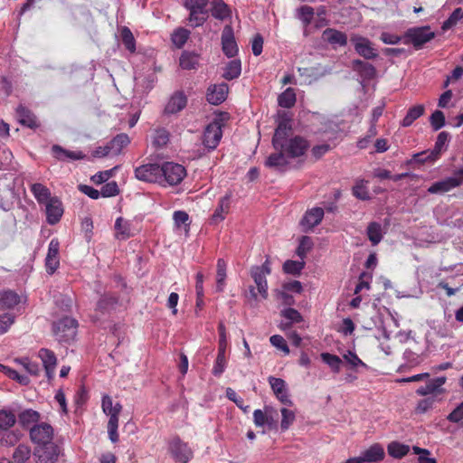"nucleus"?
Listing matches in <instances>:
<instances>
[{
  "instance_id": "nucleus-8",
  "label": "nucleus",
  "mask_w": 463,
  "mask_h": 463,
  "mask_svg": "<svg viewBox=\"0 0 463 463\" xmlns=\"http://www.w3.org/2000/svg\"><path fill=\"white\" fill-rule=\"evenodd\" d=\"M308 147L309 142L306 138L295 136L279 146V150L284 151L289 158H297L304 156Z\"/></svg>"
},
{
  "instance_id": "nucleus-34",
  "label": "nucleus",
  "mask_w": 463,
  "mask_h": 463,
  "mask_svg": "<svg viewBox=\"0 0 463 463\" xmlns=\"http://www.w3.org/2000/svg\"><path fill=\"white\" fill-rule=\"evenodd\" d=\"M353 69L357 71L364 80H372L376 75L374 66L361 60L353 61Z\"/></svg>"
},
{
  "instance_id": "nucleus-20",
  "label": "nucleus",
  "mask_w": 463,
  "mask_h": 463,
  "mask_svg": "<svg viewBox=\"0 0 463 463\" xmlns=\"http://www.w3.org/2000/svg\"><path fill=\"white\" fill-rule=\"evenodd\" d=\"M446 381L447 378L445 376L429 380L424 386H420L416 390V393L420 396H427L430 394H443L446 392V390L443 388Z\"/></svg>"
},
{
  "instance_id": "nucleus-32",
  "label": "nucleus",
  "mask_w": 463,
  "mask_h": 463,
  "mask_svg": "<svg viewBox=\"0 0 463 463\" xmlns=\"http://www.w3.org/2000/svg\"><path fill=\"white\" fill-rule=\"evenodd\" d=\"M250 276L256 284L258 292L263 299H266L269 296L267 275H264V273L258 269H251Z\"/></svg>"
},
{
  "instance_id": "nucleus-53",
  "label": "nucleus",
  "mask_w": 463,
  "mask_h": 463,
  "mask_svg": "<svg viewBox=\"0 0 463 463\" xmlns=\"http://www.w3.org/2000/svg\"><path fill=\"white\" fill-rule=\"evenodd\" d=\"M116 304L117 298L115 297L104 295L97 303V310L100 311L101 313L109 312L115 307Z\"/></svg>"
},
{
  "instance_id": "nucleus-24",
  "label": "nucleus",
  "mask_w": 463,
  "mask_h": 463,
  "mask_svg": "<svg viewBox=\"0 0 463 463\" xmlns=\"http://www.w3.org/2000/svg\"><path fill=\"white\" fill-rule=\"evenodd\" d=\"M19 123L30 128H36L39 125L35 115L24 105H19L15 110Z\"/></svg>"
},
{
  "instance_id": "nucleus-60",
  "label": "nucleus",
  "mask_w": 463,
  "mask_h": 463,
  "mask_svg": "<svg viewBox=\"0 0 463 463\" xmlns=\"http://www.w3.org/2000/svg\"><path fill=\"white\" fill-rule=\"evenodd\" d=\"M118 418L113 417L112 419H109L107 429L109 439L112 443H117L119 440V435L118 432Z\"/></svg>"
},
{
  "instance_id": "nucleus-61",
  "label": "nucleus",
  "mask_w": 463,
  "mask_h": 463,
  "mask_svg": "<svg viewBox=\"0 0 463 463\" xmlns=\"http://www.w3.org/2000/svg\"><path fill=\"white\" fill-rule=\"evenodd\" d=\"M20 433L14 430H6L1 436L0 442L4 446H14L20 439Z\"/></svg>"
},
{
  "instance_id": "nucleus-19",
  "label": "nucleus",
  "mask_w": 463,
  "mask_h": 463,
  "mask_svg": "<svg viewBox=\"0 0 463 463\" xmlns=\"http://www.w3.org/2000/svg\"><path fill=\"white\" fill-rule=\"evenodd\" d=\"M228 92L227 83L213 84L207 89L206 99L210 104L219 105L226 99Z\"/></svg>"
},
{
  "instance_id": "nucleus-43",
  "label": "nucleus",
  "mask_w": 463,
  "mask_h": 463,
  "mask_svg": "<svg viewBox=\"0 0 463 463\" xmlns=\"http://www.w3.org/2000/svg\"><path fill=\"white\" fill-rule=\"evenodd\" d=\"M230 14L229 6L222 0H213L212 15L213 17L223 20L229 17Z\"/></svg>"
},
{
  "instance_id": "nucleus-17",
  "label": "nucleus",
  "mask_w": 463,
  "mask_h": 463,
  "mask_svg": "<svg viewBox=\"0 0 463 463\" xmlns=\"http://www.w3.org/2000/svg\"><path fill=\"white\" fill-rule=\"evenodd\" d=\"M46 221L49 224L58 223L63 214V206L58 197H52L45 203Z\"/></svg>"
},
{
  "instance_id": "nucleus-59",
  "label": "nucleus",
  "mask_w": 463,
  "mask_h": 463,
  "mask_svg": "<svg viewBox=\"0 0 463 463\" xmlns=\"http://www.w3.org/2000/svg\"><path fill=\"white\" fill-rule=\"evenodd\" d=\"M169 141V132L165 128L155 130L153 137V145L156 147L165 146Z\"/></svg>"
},
{
  "instance_id": "nucleus-58",
  "label": "nucleus",
  "mask_w": 463,
  "mask_h": 463,
  "mask_svg": "<svg viewBox=\"0 0 463 463\" xmlns=\"http://www.w3.org/2000/svg\"><path fill=\"white\" fill-rule=\"evenodd\" d=\"M31 455V449L28 446L20 444L14 451L13 458L15 463H24Z\"/></svg>"
},
{
  "instance_id": "nucleus-57",
  "label": "nucleus",
  "mask_w": 463,
  "mask_h": 463,
  "mask_svg": "<svg viewBox=\"0 0 463 463\" xmlns=\"http://www.w3.org/2000/svg\"><path fill=\"white\" fill-rule=\"evenodd\" d=\"M16 422V417L12 411H0V429L7 430Z\"/></svg>"
},
{
  "instance_id": "nucleus-52",
  "label": "nucleus",
  "mask_w": 463,
  "mask_h": 463,
  "mask_svg": "<svg viewBox=\"0 0 463 463\" xmlns=\"http://www.w3.org/2000/svg\"><path fill=\"white\" fill-rule=\"evenodd\" d=\"M321 359L326 363L334 373H339L341 370L342 360L336 354L329 353H322L320 354Z\"/></svg>"
},
{
  "instance_id": "nucleus-48",
  "label": "nucleus",
  "mask_w": 463,
  "mask_h": 463,
  "mask_svg": "<svg viewBox=\"0 0 463 463\" xmlns=\"http://www.w3.org/2000/svg\"><path fill=\"white\" fill-rule=\"evenodd\" d=\"M387 450L390 456L402 458L409 453L410 448L407 445L393 441L388 445Z\"/></svg>"
},
{
  "instance_id": "nucleus-13",
  "label": "nucleus",
  "mask_w": 463,
  "mask_h": 463,
  "mask_svg": "<svg viewBox=\"0 0 463 463\" xmlns=\"http://www.w3.org/2000/svg\"><path fill=\"white\" fill-rule=\"evenodd\" d=\"M268 382L274 392L276 398L284 405L291 406L293 404L287 388L286 382L281 378L269 376Z\"/></svg>"
},
{
  "instance_id": "nucleus-9",
  "label": "nucleus",
  "mask_w": 463,
  "mask_h": 463,
  "mask_svg": "<svg viewBox=\"0 0 463 463\" xmlns=\"http://www.w3.org/2000/svg\"><path fill=\"white\" fill-rule=\"evenodd\" d=\"M34 456L39 463H52L56 461L60 455V448L52 439L35 447Z\"/></svg>"
},
{
  "instance_id": "nucleus-36",
  "label": "nucleus",
  "mask_w": 463,
  "mask_h": 463,
  "mask_svg": "<svg viewBox=\"0 0 463 463\" xmlns=\"http://www.w3.org/2000/svg\"><path fill=\"white\" fill-rule=\"evenodd\" d=\"M277 152L272 153L269 156L265 162V165L268 167H274L278 169H284L288 161L287 159V155L282 150H276Z\"/></svg>"
},
{
  "instance_id": "nucleus-49",
  "label": "nucleus",
  "mask_w": 463,
  "mask_h": 463,
  "mask_svg": "<svg viewBox=\"0 0 463 463\" xmlns=\"http://www.w3.org/2000/svg\"><path fill=\"white\" fill-rule=\"evenodd\" d=\"M458 23L463 24V9L460 7L456 8L449 17L442 24V30L447 31Z\"/></svg>"
},
{
  "instance_id": "nucleus-2",
  "label": "nucleus",
  "mask_w": 463,
  "mask_h": 463,
  "mask_svg": "<svg viewBox=\"0 0 463 463\" xmlns=\"http://www.w3.org/2000/svg\"><path fill=\"white\" fill-rule=\"evenodd\" d=\"M78 321L64 317L52 324V331L59 342L70 343L77 335Z\"/></svg>"
},
{
  "instance_id": "nucleus-1",
  "label": "nucleus",
  "mask_w": 463,
  "mask_h": 463,
  "mask_svg": "<svg viewBox=\"0 0 463 463\" xmlns=\"http://www.w3.org/2000/svg\"><path fill=\"white\" fill-rule=\"evenodd\" d=\"M225 115L226 113L215 117L213 121L206 126L203 131V144L209 150H214L222 137V127L224 126Z\"/></svg>"
},
{
  "instance_id": "nucleus-28",
  "label": "nucleus",
  "mask_w": 463,
  "mask_h": 463,
  "mask_svg": "<svg viewBox=\"0 0 463 463\" xmlns=\"http://www.w3.org/2000/svg\"><path fill=\"white\" fill-rule=\"evenodd\" d=\"M384 449L380 444H373L361 454L364 463H373L383 459Z\"/></svg>"
},
{
  "instance_id": "nucleus-40",
  "label": "nucleus",
  "mask_w": 463,
  "mask_h": 463,
  "mask_svg": "<svg viewBox=\"0 0 463 463\" xmlns=\"http://www.w3.org/2000/svg\"><path fill=\"white\" fill-rule=\"evenodd\" d=\"M19 422L24 428H29L32 424H37L40 420V413L32 409L22 411L19 416Z\"/></svg>"
},
{
  "instance_id": "nucleus-44",
  "label": "nucleus",
  "mask_w": 463,
  "mask_h": 463,
  "mask_svg": "<svg viewBox=\"0 0 463 463\" xmlns=\"http://www.w3.org/2000/svg\"><path fill=\"white\" fill-rule=\"evenodd\" d=\"M449 133L445 131H442L438 135L434 148L430 152V156L431 160H437L439 157L441 151L443 150L446 143L449 140Z\"/></svg>"
},
{
  "instance_id": "nucleus-5",
  "label": "nucleus",
  "mask_w": 463,
  "mask_h": 463,
  "mask_svg": "<svg viewBox=\"0 0 463 463\" xmlns=\"http://www.w3.org/2000/svg\"><path fill=\"white\" fill-rule=\"evenodd\" d=\"M209 0H185L184 6L189 10V24L193 27L201 26L208 17L207 5Z\"/></svg>"
},
{
  "instance_id": "nucleus-6",
  "label": "nucleus",
  "mask_w": 463,
  "mask_h": 463,
  "mask_svg": "<svg viewBox=\"0 0 463 463\" xmlns=\"http://www.w3.org/2000/svg\"><path fill=\"white\" fill-rule=\"evenodd\" d=\"M161 165L158 163H146L134 169L135 177L144 183L157 184L161 185Z\"/></svg>"
},
{
  "instance_id": "nucleus-38",
  "label": "nucleus",
  "mask_w": 463,
  "mask_h": 463,
  "mask_svg": "<svg viewBox=\"0 0 463 463\" xmlns=\"http://www.w3.org/2000/svg\"><path fill=\"white\" fill-rule=\"evenodd\" d=\"M31 192L39 203H46L52 197L48 187L40 183H35L31 185Z\"/></svg>"
},
{
  "instance_id": "nucleus-64",
  "label": "nucleus",
  "mask_w": 463,
  "mask_h": 463,
  "mask_svg": "<svg viewBox=\"0 0 463 463\" xmlns=\"http://www.w3.org/2000/svg\"><path fill=\"white\" fill-rule=\"evenodd\" d=\"M432 128L437 131L445 125V116L440 110H435L430 118Z\"/></svg>"
},
{
  "instance_id": "nucleus-23",
  "label": "nucleus",
  "mask_w": 463,
  "mask_h": 463,
  "mask_svg": "<svg viewBox=\"0 0 463 463\" xmlns=\"http://www.w3.org/2000/svg\"><path fill=\"white\" fill-rule=\"evenodd\" d=\"M280 317L286 321L281 322L279 327L282 330H287L292 327L294 324H298L304 321L303 316L293 307H287L280 311Z\"/></svg>"
},
{
  "instance_id": "nucleus-46",
  "label": "nucleus",
  "mask_w": 463,
  "mask_h": 463,
  "mask_svg": "<svg viewBox=\"0 0 463 463\" xmlns=\"http://www.w3.org/2000/svg\"><path fill=\"white\" fill-rule=\"evenodd\" d=\"M306 262L305 260H288L283 264V271L287 274H290L293 276L300 275L301 271L305 268Z\"/></svg>"
},
{
  "instance_id": "nucleus-37",
  "label": "nucleus",
  "mask_w": 463,
  "mask_h": 463,
  "mask_svg": "<svg viewBox=\"0 0 463 463\" xmlns=\"http://www.w3.org/2000/svg\"><path fill=\"white\" fill-rule=\"evenodd\" d=\"M297 101V94L295 89L288 87L278 97L279 106L285 109H291Z\"/></svg>"
},
{
  "instance_id": "nucleus-56",
  "label": "nucleus",
  "mask_w": 463,
  "mask_h": 463,
  "mask_svg": "<svg viewBox=\"0 0 463 463\" xmlns=\"http://www.w3.org/2000/svg\"><path fill=\"white\" fill-rule=\"evenodd\" d=\"M121 40L127 50H128L130 52H135L136 40L129 28L123 27L121 30Z\"/></svg>"
},
{
  "instance_id": "nucleus-18",
  "label": "nucleus",
  "mask_w": 463,
  "mask_h": 463,
  "mask_svg": "<svg viewBox=\"0 0 463 463\" xmlns=\"http://www.w3.org/2000/svg\"><path fill=\"white\" fill-rule=\"evenodd\" d=\"M462 182H463L462 177H458V176L447 177L443 180L433 183L428 188V192L431 194L447 193L456 187L460 186Z\"/></svg>"
},
{
  "instance_id": "nucleus-22",
  "label": "nucleus",
  "mask_w": 463,
  "mask_h": 463,
  "mask_svg": "<svg viewBox=\"0 0 463 463\" xmlns=\"http://www.w3.org/2000/svg\"><path fill=\"white\" fill-rule=\"evenodd\" d=\"M324 214V209L321 207H314L307 211L300 222L303 230L307 232L318 225L322 222Z\"/></svg>"
},
{
  "instance_id": "nucleus-45",
  "label": "nucleus",
  "mask_w": 463,
  "mask_h": 463,
  "mask_svg": "<svg viewBox=\"0 0 463 463\" xmlns=\"http://www.w3.org/2000/svg\"><path fill=\"white\" fill-rule=\"evenodd\" d=\"M314 8L309 5H302L298 9V18L301 20L304 29L305 34L307 35V28L311 24L314 17Z\"/></svg>"
},
{
  "instance_id": "nucleus-30",
  "label": "nucleus",
  "mask_w": 463,
  "mask_h": 463,
  "mask_svg": "<svg viewBox=\"0 0 463 463\" xmlns=\"http://www.w3.org/2000/svg\"><path fill=\"white\" fill-rule=\"evenodd\" d=\"M199 61L200 55L194 52L184 51L179 58V65L183 70H196Z\"/></svg>"
},
{
  "instance_id": "nucleus-21",
  "label": "nucleus",
  "mask_w": 463,
  "mask_h": 463,
  "mask_svg": "<svg viewBox=\"0 0 463 463\" xmlns=\"http://www.w3.org/2000/svg\"><path fill=\"white\" fill-rule=\"evenodd\" d=\"M232 197V192H228L219 199L218 205L211 216V224H218L225 219L230 212Z\"/></svg>"
},
{
  "instance_id": "nucleus-39",
  "label": "nucleus",
  "mask_w": 463,
  "mask_h": 463,
  "mask_svg": "<svg viewBox=\"0 0 463 463\" xmlns=\"http://www.w3.org/2000/svg\"><path fill=\"white\" fill-rule=\"evenodd\" d=\"M425 112V108L423 105H415L410 108L407 111L406 116L403 118L402 121V127H410L413 124V122L421 117Z\"/></svg>"
},
{
  "instance_id": "nucleus-63",
  "label": "nucleus",
  "mask_w": 463,
  "mask_h": 463,
  "mask_svg": "<svg viewBox=\"0 0 463 463\" xmlns=\"http://www.w3.org/2000/svg\"><path fill=\"white\" fill-rule=\"evenodd\" d=\"M15 321V316L12 313L0 315V335L6 333Z\"/></svg>"
},
{
  "instance_id": "nucleus-12",
  "label": "nucleus",
  "mask_w": 463,
  "mask_h": 463,
  "mask_svg": "<svg viewBox=\"0 0 463 463\" xmlns=\"http://www.w3.org/2000/svg\"><path fill=\"white\" fill-rule=\"evenodd\" d=\"M291 130V119L288 118H281L272 137V145L275 150H279V146H282L289 139L288 136Z\"/></svg>"
},
{
  "instance_id": "nucleus-15",
  "label": "nucleus",
  "mask_w": 463,
  "mask_h": 463,
  "mask_svg": "<svg viewBox=\"0 0 463 463\" xmlns=\"http://www.w3.org/2000/svg\"><path fill=\"white\" fill-rule=\"evenodd\" d=\"M38 357L43 363L48 381L51 382L54 378L57 366V357L54 352L47 348H41L38 352Z\"/></svg>"
},
{
  "instance_id": "nucleus-16",
  "label": "nucleus",
  "mask_w": 463,
  "mask_h": 463,
  "mask_svg": "<svg viewBox=\"0 0 463 463\" xmlns=\"http://www.w3.org/2000/svg\"><path fill=\"white\" fill-rule=\"evenodd\" d=\"M351 41L354 45L355 52L366 60H372L378 56L377 51L373 47L372 43L365 37L354 36Z\"/></svg>"
},
{
  "instance_id": "nucleus-42",
  "label": "nucleus",
  "mask_w": 463,
  "mask_h": 463,
  "mask_svg": "<svg viewBox=\"0 0 463 463\" xmlns=\"http://www.w3.org/2000/svg\"><path fill=\"white\" fill-rule=\"evenodd\" d=\"M227 264L223 259H218L216 264V290L222 292L225 286Z\"/></svg>"
},
{
  "instance_id": "nucleus-3",
  "label": "nucleus",
  "mask_w": 463,
  "mask_h": 463,
  "mask_svg": "<svg viewBox=\"0 0 463 463\" xmlns=\"http://www.w3.org/2000/svg\"><path fill=\"white\" fill-rule=\"evenodd\" d=\"M161 186L179 184L186 176V169L180 164L165 162L161 165Z\"/></svg>"
},
{
  "instance_id": "nucleus-55",
  "label": "nucleus",
  "mask_w": 463,
  "mask_h": 463,
  "mask_svg": "<svg viewBox=\"0 0 463 463\" xmlns=\"http://www.w3.org/2000/svg\"><path fill=\"white\" fill-rule=\"evenodd\" d=\"M313 241L308 236H302L299 240L298 246L296 250V254L304 260L307 253L312 249Z\"/></svg>"
},
{
  "instance_id": "nucleus-41",
  "label": "nucleus",
  "mask_w": 463,
  "mask_h": 463,
  "mask_svg": "<svg viewBox=\"0 0 463 463\" xmlns=\"http://www.w3.org/2000/svg\"><path fill=\"white\" fill-rule=\"evenodd\" d=\"M241 72V62L240 60H232L227 63L222 77L227 80L237 79Z\"/></svg>"
},
{
  "instance_id": "nucleus-14",
  "label": "nucleus",
  "mask_w": 463,
  "mask_h": 463,
  "mask_svg": "<svg viewBox=\"0 0 463 463\" xmlns=\"http://www.w3.org/2000/svg\"><path fill=\"white\" fill-rule=\"evenodd\" d=\"M222 49L228 58H233L238 53V45L235 41L233 30L231 25H226L222 33Z\"/></svg>"
},
{
  "instance_id": "nucleus-50",
  "label": "nucleus",
  "mask_w": 463,
  "mask_h": 463,
  "mask_svg": "<svg viewBox=\"0 0 463 463\" xmlns=\"http://www.w3.org/2000/svg\"><path fill=\"white\" fill-rule=\"evenodd\" d=\"M190 36V32L183 27H180L174 31L171 35L172 43L177 47L182 48L187 42Z\"/></svg>"
},
{
  "instance_id": "nucleus-4",
  "label": "nucleus",
  "mask_w": 463,
  "mask_h": 463,
  "mask_svg": "<svg viewBox=\"0 0 463 463\" xmlns=\"http://www.w3.org/2000/svg\"><path fill=\"white\" fill-rule=\"evenodd\" d=\"M435 37V33L430 26H420L409 28L403 36L404 44H412L415 50H420L423 45Z\"/></svg>"
},
{
  "instance_id": "nucleus-62",
  "label": "nucleus",
  "mask_w": 463,
  "mask_h": 463,
  "mask_svg": "<svg viewBox=\"0 0 463 463\" xmlns=\"http://www.w3.org/2000/svg\"><path fill=\"white\" fill-rule=\"evenodd\" d=\"M280 412L282 417L280 428L282 430H287L296 419L295 412L287 408H282Z\"/></svg>"
},
{
  "instance_id": "nucleus-27",
  "label": "nucleus",
  "mask_w": 463,
  "mask_h": 463,
  "mask_svg": "<svg viewBox=\"0 0 463 463\" xmlns=\"http://www.w3.org/2000/svg\"><path fill=\"white\" fill-rule=\"evenodd\" d=\"M52 151L53 156L60 161H65L67 159L80 160L85 158L86 156L85 154H83L81 151L66 150L59 145H53L52 147Z\"/></svg>"
},
{
  "instance_id": "nucleus-51",
  "label": "nucleus",
  "mask_w": 463,
  "mask_h": 463,
  "mask_svg": "<svg viewBox=\"0 0 463 463\" xmlns=\"http://www.w3.org/2000/svg\"><path fill=\"white\" fill-rule=\"evenodd\" d=\"M368 182L364 180H357L355 184L353 186L352 193L357 199L366 201L370 199V194L366 184Z\"/></svg>"
},
{
  "instance_id": "nucleus-11",
  "label": "nucleus",
  "mask_w": 463,
  "mask_h": 463,
  "mask_svg": "<svg viewBox=\"0 0 463 463\" xmlns=\"http://www.w3.org/2000/svg\"><path fill=\"white\" fill-rule=\"evenodd\" d=\"M60 241L58 238H52L48 246L45 258V268L48 274L52 275L60 266Z\"/></svg>"
},
{
  "instance_id": "nucleus-10",
  "label": "nucleus",
  "mask_w": 463,
  "mask_h": 463,
  "mask_svg": "<svg viewBox=\"0 0 463 463\" xmlns=\"http://www.w3.org/2000/svg\"><path fill=\"white\" fill-rule=\"evenodd\" d=\"M30 438L36 444H43L53 439V429L46 422H41L30 428Z\"/></svg>"
},
{
  "instance_id": "nucleus-7",
  "label": "nucleus",
  "mask_w": 463,
  "mask_h": 463,
  "mask_svg": "<svg viewBox=\"0 0 463 463\" xmlns=\"http://www.w3.org/2000/svg\"><path fill=\"white\" fill-rule=\"evenodd\" d=\"M168 451L174 460L179 463H188L194 457L193 449L178 436H175L169 440Z\"/></svg>"
},
{
  "instance_id": "nucleus-25",
  "label": "nucleus",
  "mask_w": 463,
  "mask_h": 463,
  "mask_svg": "<svg viewBox=\"0 0 463 463\" xmlns=\"http://www.w3.org/2000/svg\"><path fill=\"white\" fill-rule=\"evenodd\" d=\"M187 98L183 92H175L167 102L165 108V113L175 114L185 108Z\"/></svg>"
},
{
  "instance_id": "nucleus-26",
  "label": "nucleus",
  "mask_w": 463,
  "mask_h": 463,
  "mask_svg": "<svg viewBox=\"0 0 463 463\" xmlns=\"http://www.w3.org/2000/svg\"><path fill=\"white\" fill-rule=\"evenodd\" d=\"M131 222L123 217L117 218L115 222V237L118 240H127L135 235Z\"/></svg>"
},
{
  "instance_id": "nucleus-31",
  "label": "nucleus",
  "mask_w": 463,
  "mask_h": 463,
  "mask_svg": "<svg viewBox=\"0 0 463 463\" xmlns=\"http://www.w3.org/2000/svg\"><path fill=\"white\" fill-rule=\"evenodd\" d=\"M101 408L102 411L109 416V419H112L113 417L119 419L122 405L119 402L113 404L112 398L109 395L104 394L102 396Z\"/></svg>"
},
{
  "instance_id": "nucleus-47",
  "label": "nucleus",
  "mask_w": 463,
  "mask_h": 463,
  "mask_svg": "<svg viewBox=\"0 0 463 463\" xmlns=\"http://www.w3.org/2000/svg\"><path fill=\"white\" fill-rule=\"evenodd\" d=\"M367 236L373 245H377L383 239L381 224L375 222L369 223Z\"/></svg>"
},
{
  "instance_id": "nucleus-29",
  "label": "nucleus",
  "mask_w": 463,
  "mask_h": 463,
  "mask_svg": "<svg viewBox=\"0 0 463 463\" xmlns=\"http://www.w3.org/2000/svg\"><path fill=\"white\" fill-rule=\"evenodd\" d=\"M322 37L332 45L345 46L347 44V36L345 33L333 28L326 29Z\"/></svg>"
},
{
  "instance_id": "nucleus-54",
  "label": "nucleus",
  "mask_w": 463,
  "mask_h": 463,
  "mask_svg": "<svg viewBox=\"0 0 463 463\" xmlns=\"http://www.w3.org/2000/svg\"><path fill=\"white\" fill-rule=\"evenodd\" d=\"M15 362L20 364L31 375L38 376L41 373L40 364L28 357L16 359Z\"/></svg>"
},
{
  "instance_id": "nucleus-33",
  "label": "nucleus",
  "mask_w": 463,
  "mask_h": 463,
  "mask_svg": "<svg viewBox=\"0 0 463 463\" xmlns=\"http://www.w3.org/2000/svg\"><path fill=\"white\" fill-rule=\"evenodd\" d=\"M130 143L129 137L125 133L118 134L109 143V148L111 151V156H118L122 153L123 148L128 146Z\"/></svg>"
},
{
  "instance_id": "nucleus-35",
  "label": "nucleus",
  "mask_w": 463,
  "mask_h": 463,
  "mask_svg": "<svg viewBox=\"0 0 463 463\" xmlns=\"http://www.w3.org/2000/svg\"><path fill=\"white\" fill-rule=\"evenodd\" d=\"M21 301L20 296L13 290L0 292V310L12 309Z\"/></svg>"
}]
</instances>
